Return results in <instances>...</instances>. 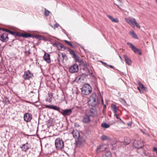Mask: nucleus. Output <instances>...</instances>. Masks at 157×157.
Instances as JSON below:
<instances>
[{
	"label": "nucleus",
	"instance_id": "29",
	"mask_svg": "<svg viewBox=\"0 0 157 157\" xmlns=\"http://www.w3.org/2000/svg\"><path fill=\"white\" fill-rule=\"evenodd\" d=\"M52 95L51 94H48V97H49V98H47L46 99V101H48L49 102H51L52 101Z\"/></svg>",
	"mask_w": 157,
	"mask_h": 157
},
{
	"label": "nucleus",
	"instance_id": "60",
	"mask_svg": "<svg viewBox=\"0 0 157 157\" xmlns=\"http://www.w3.org/2000/svg\"><path fill=\"white\" fill-rule=\"evenodd\" d=\"M104 105V108H106V107L105 105Z\"/></svg>",
	"mask_w": 157,
	"mask_h": 157
},
{
	"label": "nucleus",
	"instance_id": "30",
	"mask_svg": "<svg viewBox=\"0 0 157 157\" xmlns=\"http://www.w3.org/2000/svg\"><path fill=\"white\" fill-rule=\"evenodd\" d=\"M50 13V11L45 8L44 11V14L46 16H48L49 15Z\"/></svg>",
	"mask_w": 157,
	"mask_h": 157
},
{
	"label": "nucleus",
	"instance_id": "33",
	"mask_svg": "<svg viewBox=\"0 0 157 157\" xmlns=\"http://www.w3.org/2000/svg\"><path fill=\"white\" fill-rule=\"evenodd\" d=\"M64 42L65 43L67 44H69L70 46H71L72 48H73L75 47V46H74L70 42L67 40H64Z\"/></svg>",
	"mask_w": 157,
	"mask_h": 157
},
{
	"label": "nucleus",
	"instance_id": "42",
	"mask_svg": "<svg viewBox=\"0 0 157 157\" xmlns=\"http://www.w3.org/2000/svg\"><path fill=\"white\" fill-rule=\"evenodd\" d=\"M90 112L91 113L90 114V115L93 114V115L92 116H94V111H92V110L91 109L90 110Z\"/></svg>",
	"mask_w": 157,
	"mask_h": 157
},
{
	"label": "nucleus",
	"instance_id": "37",
	"mask_svg": "<svg viewBox=\"0 0 157 157\" xmlns=\"http://www.w3.org/2000/svg\"><path fill=\"white\" fill-rule=\"evenodd\" d=\"M105 155L108 157H109L111 156V154L110 151H108L106 153Z\"/></svg>",
	"mask_w": 157,
	"mask_h": 157
},
{
	"label": "nucleus",
	"instance_id": "36",
	"mask_svg": "<svg viewBox=\"0 0 157 157\" xmlns=\"http://www.w3.org/2000/svg\"><path fill=\"white\" fill-rule=\"evenodd\" d=\"M114 116H115L117 119H119L121 121H122L121 118L118 116L117 113H114Z\"/></svg>",
	"mask_w": 157,
	"mask_h": 157
},
{
	"label": "nucleus",
	"instance_id": "52",
	"mask_svg": "<svg viewBox=\"0 0 157 157\" xmlns=\"http://www.w3.org/2000/svg\"><path fill=\"white\" fill-rule=\"evenodd\" d=\"M101 101H102V104L104 105L103 100V99L102 98H101Z\"/></svg>",
	"mask_w": 157,
	"mask_h": 157
},
{
	"label": "nucleus",
	"instance_id": "63",
	"mask_svg": "<svg viewBox=\"0 0 157 157\" xmlns=\"http://www.w3.org/2000/svg\"><path fill=\"white\" fill-rule=\"evenodd\" d=\"M92 74H93V73H91V75H92Z\"/></svg>",
	"mask_w": 157,
	"mask_h": 157
},
{
	"label": "nucleus",
	"instance_id": "61",
	"mask_svg": "<svg viewBox=\"0 0 157 157\" xmlns=\"http://www.w3.org/2000/svg\"><path fill=\"white\" fill-rule=\"evenodd\" d=\"M81 48L82 49H84V48H82V47H81Z\"/></svg>",
	"mask_w": 157,
	"mask_h": 157
},
{
	"label": "nucleus",
	"instance_id": "26",
	"mask_svg": "<svg viewBox=\"0 0 157 157\" xmlns=\"http://www.w3.org/2000/svg\"><path fill=\"white\" fill-rule=\"evenodd\" d=\"M130 141L129 138H124V144L125 145H128L130 143Z\"/></svg>",
	"mask_w": 157,
	"mask_h": 157
},
{
	"label": "nucleus",
	"instance_id": "47",
	"mask_svg": "<svg viewBox=\"0 0 157 157\" xmlns=\"http://www.w3.org/2000/svg\"><path fill=\"white\" fill-rule=\"evenodd\" d=\"M153 150L156 152L157 151V148L156 147H154L153 148Z\"/></svg>",
	"mask_w": 157,
	"mask_h": 157
},
{
	"label": "nucleus",
	"instance_id": "1",
	"mask_svg": "<svg viewBox=\"0 0 157 157\" xmlns=\"http://www.w3.org/2000/svg\"><path fill=\"white\" fill-rule=\"evenodd\" d=\"M81 89L82 94L84 96L88 95L91 93L92 92L91 86L88 83H85L84 84Z\"/></svg>",
	"mask_w": 157,
	"mask_h": 157
},
{
	"label": "nucleus",
	"instance_id": "17",
	"mask_svg": "<svg viewBox=\"0 0 157 157\" xmlns=\"http://www.w3.org/2000/svg\"><path fill=\"white\" fill-rule=\"evenodd\" d=\"M44 106L46 108H48L50 109H53L54 110H57V111L59 109V107L56 106L54 105H44Z\"/></svg>",
	"mask_w": 157,
	"mask_h": 157
},
{
	"label": "nucleus",
	"instance_id": "49",
	"mask_svg": "<svg viewBox=\"0 0 157 157\" xmlns=\"http://www.w3.org/2000/svg\"><path fill=\"white\" fill-rule=\"evenodd\" d=\"M138 84L140 86H141V85H142V84L141 83V82H138Z\"/></svg>",
	"mask_w": 157,
	"mask_h": 157
},
{
	"label": "nucleus",
	"instance_id": "32",
	"mask_svg": "<svg viewBox=\"0 0 157 157\" xmlns=\"http://www.w3.org/2000/svg\"><path fill=\"white\" fill-rule=\"evenodd\" d=\"M0 30H2L3 32H6L10 33V29H8L0 27Z\"/></svg>",
	"mask_w": 157,
	"mask_h": 157
},
{
	"label": "nucleus",
	"instance_id": "39",
	"mask_svg": "<svg viewBox=\"0 0 157 157\" xmlns=\"http://www.w3.org/2000/svg\"><path fill=\"white\" fill-rule=\"evenodd\" d=\"M33 36H32V37H33V38H34V37L35 38H36V39H38L39 40L40 39V35H36V36H34V35H33Z\"/></svg>",
	"mask_w": 157,
	"mask_h": 157
},
{
	"label": "nucleus",
	"instance_id": "46",
	"mask_svg": "<svg viewBox=\"0 0 157 157\" xmlns=\"http://www.w3.org/2000/svg\"><path fill=\"white\" fill-rule=\"evenodd\" d=\"M107 66H108L109 67H110L111 68H113V69H114V67L112 65H107Z\"/></svg>",
	"mask_w": 157,
	"mask_h": 157
},
{
	"label": "nucleus",
	"instance_id": "50",
	"mask_svg": "<svg viewBox=\"0 0 157 157\" xmlns=\"http://www.w3.org/2000/svg\"><path fill=\"white\" fill-rule=\"evenodd\" d=\"M23 135H24V136H25V137L26 136H34V135H25L24 134H23Z\"/></svg>",
	"mask_w": 157,
	"mask_h": 157
},
{
	"label": "nucleus",
	"instance_id": "59",
	"mask_svg": "<svg viewBox=\"0 0 157 157\" xmlns=\"http://www.w3.org/2000/svg\"><path fill=\"white\" fill-rule=\"evenodd\" d=\"M28 52L29 53V54H30V50H29L28 51Z\"/></svg>",
	"mask_w": 157,
	"mask_h": 157
},
{
	"label": "nucleus",
	"instance_id": "28",
	"mask_svg": "<svg viewBox=\"0 0 157 157\" xmlns=\"http://www.w3.org/2000/svg\"><path fill=\"white\" fill-rule=\"evenodd\" d=\"M58 60L59 62H63V59L62 58L61 53L58 54Z\"/></svg>",
	"mask_w": 157,
	"mask_h": 157
},
{
	"label": "nucleus",
	"instance_id": "13",
	"mask_svg": "<svg viewBox=\"0 0 157 157\" xmlns=\"http://www.w3.org/2000/svg\"><path fill=\"white\" fill-rule=\"evenodd\" d=\"M93 114H90L89 115L86 114L83 116L82 120V122L85 124L89 123L91 120L90 117Z\"/></svg>",
	"mask_w": 157,
	"mask_h": 157
},
{
	"label": "nucleus",
	"instance_id": "12",
	"mask_svg": "<svg viewBox=\"0 0 157 157\" xmlns=\"http://www.w3.org/2000/svg\"><path fill=\"white\" fill-rule=\"evenodd\" d=\"M78 70V66L77 64H74L71 66L69 68V71L71 73L77 72Z\"/></svg>",
	"mask_w": 157,
	"mask_h": 157
},
{
	"label": "nucleus",
	"instance_id": "41",
	"mask_svg": "<svg viewBox=\"0 0 157 157\" xmlns=\"http://www.w3.org/2000/svg\"><path fill=\"white\" fill-rule=\"evenodd\" d=\"M59 26V24L57 23L56 24L54 25V29H55L56 28H57Z\"/></svg>",
	"mask_w": 157,
	"mask_h": 157
},
{
	"label": "nucleus",
	"instance_id": "7",
	"mask_svg": "<svg viewBox=\"0 0 157 157\" xmlns=\"http://www.w3.org/2000/svg\"><path fill=\"white\" fill-rule=\"evenodd\" d=\"M58 111L61 113L64 116L70 115L72 113V110L71 109H63L60 108H59Z\"/></svg>",
	"mask_w": 157,
	"mask_h": 157
},
{
	"label": "nucleus",
	"instance_id": "58",
	"mask_svg": "<svg viewBox=\"0 0 157 157\" xmlns=\"http://www.w3.org/2000/svg\"><path fill=\"white\" fill-rule=\"evenodd\" d=\"M117 6V7L118 8H119V6H118V5H117V4H115Z\"/></svg>",
	"mask_w": 157,
	"mask_h": 157
},
{
	"label": "nucleus",
	"instance_id": "31",
	"mask_svg": "<svg viewBox=\"0 0 157 157\" xmlns=\"http://www.w3.org/2000/svg\"><path fill=\"white\" fill-rule=\"evenodd\" d=\"M47 126L48 128H49L51 126H52L53 125V123L52 121H48V122L47 124Z\"/></svg>",
	"mask_w": 157,
	"mask_h": 157
},
{
	"label": "nucleus",
	"instance_id": "48",
	"mask_svg": "<svg viewBox=\"0 0 157 157\" xmlns=\"http://www.w3.org/2000/svg\"><path fill=\"white\" fill-rule=\"evenodd\" d=\"M137 88H138V90H139L140 92L141 93H142L143 92V91H141V90L140 89L139 87H137Z\"/></svg>",
	"mask_w": 157,
	"mask_h": 157
},
{
	"label": "nucleus",
	"instance_id": "55",
	"mask_svg": "<svg viewBox=\"0 0 157 157\" xmlns=\"http://www.w3.org/2000/svg\"><path fill=\"white\" fill-rule=\"evenodd\" d=\"M119 57L121 59V60L122 59V58H121V57L120 56H119Z\"/></svg>",
	"mask_w": 157,
	"mask_h": 157
},
{
	"label": "nucleus",
	"instance_id": "9",
	"mask_svg": "<svg viewBox=\"0 0 157 157\" xmlns=\"http://www.w3.org/2000/svg\"><path fill=\"white\" fill-rule=\"evenodd\" d=\"M133 145L135 148L139 149L142 148L144 144L141 141L135 140L133 143Z\"/></svg>",
	"mask_w": 157,
	"mask_h": 157
},
{
	"label": "nucleus",
	"instance_id": "53",
	"mask_svg": "<svg viewBox=\"0 0 157 157\" xmlns=\"http://www.w3.org/2000/svg\"><path fill=\"white\" fill-rule=\"evenodd\" d=\"M101 137H107L105 135H102Z\"/></svg>",
	"mask_w": 157,
	"mask_h": 157
},
{
	"label": "nucleus",
	"instance_id": "43",
	"mask_svg": "<svg viewBox=\"0 0 157 157\" xmlns=\"http://www.w3.org/2000/svg\"><path fill=\"white\" fill-rule=\"evenodd\" d=\"M39 40H45V38H44L43 36H40V39H39Z\"/></svg>",
	"mask_w": 157,
	"mask_h": 157
},
{
	"label": "nucleus",
	"instance_id": "54",
	"mask_svg": "<svg viewBox=\"0 0 157 157\" xmlns=\"http://www.w3.org/2000/svg\"><path fill=\"white\" fill-rule=\"evenodd\" d=\"M62 30H63V32L64 33H65L66 34V31L63 29H62Z\"/></svg>",
	"mask_w": 157,
	"mask_h": 157
},
{
	"label": "nucleus",
	"instance_id": "10",
	"mask_svg": "<svg viewBox=\"0 0 157 157\" xmlns=\"http://www.w3.org/2000/svg\"><path fill=\"white\" fill-rule=\"evenodd\" d=\"M68 49L70 54L72 56V57L76 61H78L79 59V57L76 54L75 52L73 50L69 48H68Z\"/></svg>",
	"mask_w": 157,
	"mask_h": 157
},
{
	"label": "nucleus",
	"instance_id": "44",
	"mask_svg": "<svg viewBox=\"0 0 157 157\" xmlns=\"http://www.w3.org/2000/svg\"><path fill=\"white\" fill-rule=\"evenodd\" d=\"M141 131L144 134H147V135H148V134L144 130V131L142 129H141Z\"/></svg>",
	"mask_w": 157,
	"mask_h": 157
},
{
	"label": "nucleus",
	"instance_id": "45",
	"mask_svg": "<svg viewBox=\"0 0 157 157\" xmlns=\"http://www.w3.org/2000/svg\"><path fill=\"white\" fill-rule=\"evenodd\" d=\"M100 62H101L104 65H106V66H107V64L106 63H105V62H104L102 61H100Z\"/></svg>",
	"mask_w": 157,
	"mask_h": 157
},
{
	"label": "nucleus",
	"instance_id": "35",
	"mask_svg": "<svg viewBox=\"0 0 157 157\" xmlns=\"http://www.w3.org/2000/svg\"><path fill=\"white\" fill-rule=\"evenodd\" d=\"M141 89L143 90H144L146 91V89H147V88L144 86L143 84L141 85V86H140Z\"/></svg>",
	"mask_w": 157,
	"mask_h": 157
},
{
	"label": "nucleus",
	"instance_id": "2",
	"mask_svg": "<svg viewBox=\"0 0 157 157\" xmlns=\"http://www.w3.org/2000/svg\"><path fill=\"white\" fill-rule=\"evenodd\" d=\"M90 101L91 102L90 105L92 106L96 107L98 106L100 101L98 98L96 93H93L91 94L90 97Z\"/></svg>",
	"mask_w": 157,
	"mask_h": 157
},
{
	"label": "nucleus",
	"instance_id": "23",
	"mask_svg": "<svg viewBox=\"0 0 157 157\" xmlns=\"http://www.w3.org/2000/svg\"><path fill=\"white\" fill-rule=\"evenodd\" d=\"M129 34L132 36V37L135 39H138V38L134 31L133 30H131L129 32Z\"/></svg>",
	"mask_w": 157,
	"mask_h": 157
},
{
	"label": "nucleus",
	"instance_id": "25",
	"mask_svg": "<svg viewBox=\"0 0 157 157\" xmlns=\"http://www.w3.org/2000/svg\"><path fill=\"white\" fill-rule=\"evenodd\" d=\"M108 17L112 21L115 23H118L119 20L117 19H115L112 16L109 15L108 16Z\"/></svg>",
	"mask_w": 157,
	"mask_h": 157
},
{
	"label": "nucleus",
	"instance_id": "51",
	"mask_svg": "<svg viewBox=\"0 0 157 157\" xmlns=\"http://www.w3.org/2000/svg\"><path fill=\"white\" fill-rule=\"evenodd\" d=\"M102 140H107L108 138H102Z\"/></svg>",
	"mask_w": 157,
	"mask_h": 157
},
{
	"label": "nucleus",
	"instance_id": "14",
	"mask_svg": "<svg viewBox=\"0 0 157 157\" xmlns=\"http://www.w3.org/2000/svg\"><path fill=\"white\" fill-rule=\"evenodd\" d=\"M32 118V114L27 113L24 114V120L26 122H29L31 121Z\"/></svg>",
	"mask_w": 157,
	"mask_h": 157
},
{
	"label": "nucleus",
	"instance_id": "57",
	"mask_svg": "<svg viewBox=\"0 0 157 157\" xmlns=\"http://www.w3.org/2000/svg\"><path fill=\"white\" fill-rule=\"evenodd\" d=\"M82 75H85V76H87V75H85V74H83Z\"/></svg>",
	"mask_w": 157,
	"mask_h": 157
},
{
	"label": "nucleus",
	"instance_id": "16",
	"mask_svg": "<svg viewBox=\"0 0 157 157\" xmlns=\"http://www.w3.org/2000/svg\"><path fill=\"white\" fill-rule=\"evenodd\" d=\"M8 34L6 33H2L0 36V40L3 42H6L8 41L9 38Z\"/></svg>",
	"mask_w": 157,
	"mask_h": 157
},
{
	"label": "nucleus",
	"instance_id": "5",
	"mask_svg": "<svg viewBox=\"0 0 157 157\" xmlns=\"http://www.w3.org/2000/svg\"><path fill=\"white\" fill-rule=\"evenodd\" d=\"M125 20L127 23L129 24L131 26L133 27H135V25L139 29L140 28V26L138 23L136 21L135 18L132 17L129 18L128 19H125Z\"/></svg>",
	"mask_w": 157,
	"mask_h": 157
},
{
	"label": "nucleus",
	"instance_id": "40",
	"mask_svg": "<svg viewBox=\"0 0 157 157\" xmlns=\"http://www.w3.org/2000/svg\"><path fill=\"white\" fill-rule=\"evenodd\" d=\"M74 126L76 127H80L79 124L77 122H75L74 123Z\"/></svg>",
	"mask_w": 157,
	"mask_h": 157
},
{
	"label": "nucleus",
	"instance_id": "15",
	"mask_svg": "<svg viewBox=\"0 0 157 157\" xmlns=\"http://www.w3.org/2000/svg\"><path fill=\"white\" fill-rule=\"evenodd\" d=\"M33 75V74L31 73L30 71L29 70H28L27 71L25 72L23 75V77L25 79H29L31 78Z\"/></svg>",
	"mask_w": 157,
	"mask_h": 157
},
{
	"label": "nucleus",
	"instance_id": "20",
	"mask_svg": "<svg viewBox=\"0 0 157 157\" xmlns=\"http://www.w3.org/2000/svg\"><path fill=\"white\" fill-rule=\"evenodd\" d=\"M123 57L126 63L129 65H131V61L130 58L126 55H124Z\"/></svg>",
	"mask_w": 157,
	"mask_h": 157
},
{
	"label": "nucleus",
	"instance_id": "27",
	"mask_svg": "<svg viewBox=\"0 0 157 157\" xmlns=\"http://www.w3.org/2000/svg\"><path fill=\"white\" fill-rule=\"evenodd\" d=\"M101 126L104 128H106L109 127L110 125L106 123H103L101 124Z\"/></svg>",
	"mask_w": 157,
	"mask_h": 157
},
{
	"label": "nucleus",
	"instance_id": "34",
	"mask_svg": "<svg viewBox=\"0 0 157 157\" xmlns=\"http://www.w3.org/2000/svg\"><path fill=\"white\" fill-rule=\"evenodd\" d=\"M61 55L62 56V58L63 59V60H64V59H66V58H67V56L66 54L61 53Z\"/></svg>",
	"mask_w": 157,
	"mask_h": 157
},
{
	"label": "nucleus",
	"instance_id": "4",
	"mask_svg": "<svg viewBox=\"0 0 157 157\" xmlns=\"http://www.w3.org/2000/svg\"><path fill=\"white\" fill-rule=\"evenodd\" d=\"M10 34H12L14 36L16 37L18 36H21L24 38H27L29 37H32L33 36L29 33H24L16 31H13L11 30Z\"/></svg>",
	"mask_w": 157,
	"mask_h": 157
},
{
	"label": "nucleus",
	"instance_id": "19",
	"mask_svg": "<svg viewBox=\"0 0 157 157\" xmlns=\"http://www.w3.org/2000/svg\"><path fill=\"white\" fill-rule=\"evenodd\" d=\"M83 138H77L75 140V144L77 145H81L84 142Z\"/></svg>",
	"mask_w": 157,
	"mask_h": 157
},
{
	"label": "nucleus",
	"instance_id": "38",
	"mask_svg": "<svg viewBox=\"0 0 157 157\" xmlns=\"http://www.w3.org/2000/svg\"><path fill=\"white\" fill-rule=\"evenodd\" d=\"M102 146V145H100V146H99V147H98L97 148V149H96V152L97 153H98V151H100V149H101V147Z\"/></svg>",
	"mask_w": 157,
	"mask_h": 157
},
{
	"label": "nucleus",
	"instance_id": "56",
	"mask_svg": "<svg viewBox=\"0 0 157 157\" xmlns=\"http://www.w3.org/2000/svg\"><path fill=\"white\" fill-rule=\"evenodd\" d=\"M51 137V136H47V137H46V138H47V137Z\"/></svg>",
	"mask_w": 157,
	"mask_h": 157
},
{
	"label": "nucleus",
	"instance_id": "22",
	"mask_svg": "<svg viewBox=\"0 0 157 157\" xmlns=\"http://www.w3.org/2000/svg\"><path fill=\"white\" fill-rule=\"evenodd\" d=\"M73 135L74 137H80L79 133L77 130L74 131L73 132Z\"/></svg>",
	"mask_w": 157,
	"mask_h": 157
},
{
	"label": "nucleus",
	"instance_id": "24",
	"mask_svg": "<svg viewBox=\"0 0 157 157\" xmlns=\"http://www.w3.org/2000/svg\"><path fill=\"white\" fill-rule=\"evenodd\" d=\"M111 107L114 113H117V107L116 105L114 104H112L111 105Z\"/></svg>",
	"mask_w": 157,
	"mask_h": 157
},
{
	"label": "nucleus",
	"instance_id": "62",
	"mask_svg": "<svg viewBox=\"0 0 157 157\" xmlns=\"http://www.w3.org/2000/svg\"><path fill=\"white\" fill-rule=\"evenodd\" d=\"M131 125V124H128V125L129 126H130V125Z\"/></svg>",
	"mask_w": 157,
	"mask_h": 157
},
{
	"label": "nucleus",
	"instance_id": "64",
	"mask_svg": "<svg viewBox=\"0 0 157 157\" xmlns=\"http://www.w3.org/2000/svg\"><path fill=\"white\" fill-rule=\"evenodd\" d=\"M156 2L157 3V0L156 1Z\"/></svg>",
	"mask_w": 157,
	"mask_h": 157
},
{
	"label": "nucleus",
	"instance_id": "21",
	"mask_svg": "<svg viewBox=\"0 0 157 157\" xmlns=\"http://www.w3.org/2000/svg\"><path fill=\"white\" fill-rule=\"evenodd\" d=\"M21 148L23 151H26L29 148L28 143H26L25 144H23L21 147Z\"/></svg>",
	"mask_w": 157,
	"mask_h": 157
},
{
	"label": "nucleus",
	"instance_id": "6",
	"mask_svg": "<svg viewBox=\"0 0 157 157\" xmlns=\"http://www.w3.org/2000/svg\"><path fill=\"white\" fill-rule=\"evenodd\" d=\"M55 144L57 150H60L64 147L63 142L60 138H57L56 139Z\"/></svg>",
	"mask_w": 157,
	"mask_h": 157
},
{
	"label": "nucleus",
	"instance_id": "8",
	"mask_svg": "<svg viewBox=\"0 0 157 157\" xmlns=\"http://www.w3.org/2000/svg\"><path fill=\"white\" fill-rule=\"evenodd\" d=\"M127 44L129 45L130 47L135 53H138L139 55H142V52L140 50L138 49L132 43L129 42H127Z\"/></svg>",
	"mask_w": 157,
	"mask_h": 157
},
{
	"label": "nucleus",
	"instance_id": "11",
	"mask_svg": "<svg viewBox=\"0 0 157 157\" xmlns=\"http://www.w3.org/2000/svg\"><path fill=\"white\" fill-rule=\"evenodd\" d=\"M53 46L56 47L59 50L64 51L66 49V48L64 45L59 42L54 43L53 44Z\"/></svg>",
	"mask_w": 157,
	"mask_h": 157
},
{
	"label": "nucleus",
	"instance_id": "18",
	"mask_svg": "<svg viewBox=\"0 0 157 157\" xmlns=\"http://www.w3.org/2000/svg\"><path fill=\"white\" fill-rule=\"evenodd\" d=\"M43 59L48 63H49L51 62L49 54L45 53L43 57Z\"/></svg>",
	"mask_w": 157,
	"mask_h": 157
},
{
	"label": "nucleus",
	"instance_id": "3",
	"mask_svg": "<svg viewBox=\"0 0 157 157\" xmlns=\"http://www.w3.org/2000/svg\"><path fill=\"white\" fill-rule=\"evenodd\" d=\"M3 102L4 104V107L5 108L4 111H6V114L9 115L10 113V100L9 99V98L5 97Z\"/></svg>",
	"mask_w": 157,
	"mask_h": 157
}]
</instances>
